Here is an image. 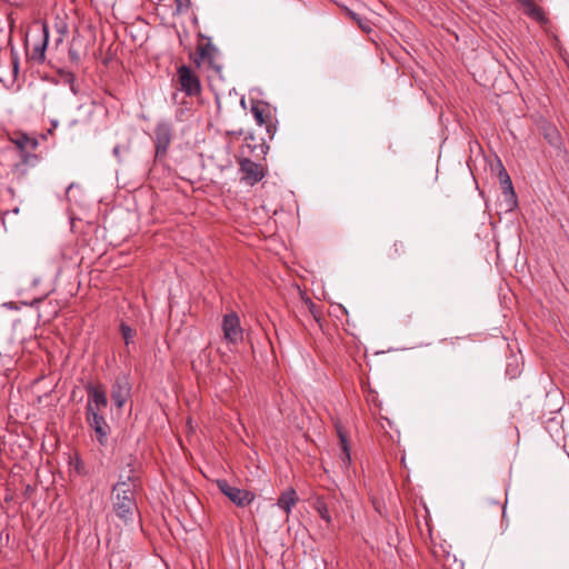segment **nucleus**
I'll return each mask as SVG.
<instances>
[{
  "label": "nucleus",
  "mask_w": 569,
  "mask_h": 569,
  "mask_svg": "<svg viewBox=\"0 0 569 569\" xmlns=\"http://www.w3.org/2000/svg\"><path fill=\"white\" fill-rule=\"evenodd\" d=\"M114 495L113 509L123 521H131L137 510V503L131 485L126 481H119L113 486Z\"/></svg>",
  "instance_id": "obj_1"
},
{
  "label": "nucleus",
  "mask_w": 569,
  "mask_h": 569,
  "mask_svg": "<svg viewBox=\"0 0 569 569\" xmlns=\"http://www.w3.org/2000/svg\"><path fill=\"white\" fill-rule=\"evenodd\" d=\"M201 41L197 44L193 62L199 67L207 62L208 67L216 72H220L222 66L218 62L219 50L213 46L209 38L200 34Z\"/></svg>",
  "instance_id": "obj_2"
},
{
  "label": "nucleus",
  "mask_w": 569,
  "mask_h": 569,
  "mask_svg": "<svg viewBox=\"0 0 569 569\" xmlns=\"http://www.w3.org/2000/svg\"><path fill=\"white\" fill-rule=\"evenodd\" d=\"M217 487L239 508L249 506L256 498L254 492L231 486L226 479L217 480Z\"/></svg>",
  "instance_id": "obj_3"
},
{
  "label": "nucleus",
  "mask_w": 569,
  "mask_h": 569,
  "mask_svg": "<svg viewBox=\"0 0 569 569\" xmlns=\"http://www.w3.org/2000/svg\"><path fill=\"white\" fill-rule=\"evenodd\" d=\"M172 141V126L169 121H160L154 128L156 159L166 157Z\"/></svg>",
  "instance_id": "obj_4"
},
{
  "label": "nucleus",
  "mask_w": 569,
  "mask_h": 569,
  "mask_svg": "<svg viewBox=\"0 0 569 569\" xmlns=\"http://www.w3.org/2000/svg\"><path fill=\"white\" fill-rule=\"evenodd\" d=\"M178 81L181 91L189 97L198 96L201 92L199 77L187 66H181L177 70Z\"/></svg>",
  "instance_id": "obj_5"
},
{
  "label": "nucleus",
  "mask_w": 569,
  "mask_h": 569,
  "mask_svg": "<svg viewBox=\"0 0 569 569\" xmlns=\"http://www.w3.org/2000/svg\"><path fill=\"white\" fill-rule=\"evenodd\" d=\"M499 182L502 190V194L505 197V204L506 210L511 211L517 208L518 200L516 192L513 190L512 181L510 179V176L508 174L506 168L502 166V163L499 161Z\"/></svg>",
  "instance_id": "obj_6"
},
{
  "label": "nucleus",
  "mask_w": 569,
  "mask_h": 569,
  "mask_svg": "<svg viewBox=\"0 0 569 569\" xmlns=\"http://www.w3.org/2000/svg\"><path fill=\"white\" fill-rule=\"evenodd\" d=\"M222 331L224 339L230 343H237L243 339V330L237 313L231 312L223 317Z\"/></svg>",
  "instance_id": "obj_7"
},
{
  "label": "nucleus",
  "mask_w": 569,
  "mask_h": 569,
  "mask_svg": "<svg viewBox=\"0 0 569 569\" xmlns=\"http://www.w3.org/2000/svg\"><path fill=\"white\" fill-rule=\"evenodd\" d=\"M240 171L242 172V179L246 181V183L253 186L264 177V169L263 167L252 161L249 158H241L239 160Z\"/></svg>",
  "instance_id": "obj_8"
},
{
  "label": "nucleus",
  "mask_w": 569,
  "mask_h": 569,
  "mask_svg": "<svg viewBox=\"0 0 569 569\" xmlns=\"http://www.w3.org/2000/svg\"><path fill=\"white\" fill-rule=\"evenodd\" d=\"M87 420L90 427L96 431L98 441L102 445L107 439L109 426L100 411H94L91 402L87 405Z\"/></svg>",
  "instance_id": "obj_9"
},
{
  "label": "nucleus",
  "mask_w": 569,
  "mask_h": 569,
  "mask_svg": "<svg viewBox=\"0 0 569 569\" xmlns=\"http://www.w3.org/2000/svg\"><path fill=\"white\" fill-rule=\"evenodd\" d=\"M251 113L259 126L266 124L267 131L272 138L276 127L271 123L269 104L263 101H252Z\"/></svg>",
  "instance_id": "obj_10"
},
{
  "label": "nucleus",
  "mask_w": 569,
  "mask_h": 569,
  "mask_svg": "<svg viewBox=\"0 0 569 569\" xmlns=\"http://www.w3.org/2000/svg\"><path fill=\"white\" fill-rule=\"evenodd\" d=\"M129 385L126 378H118L112 386L111 390V399L118 408H122L128 396H129Z\"/></svg>",
  "instance_id": "obj_11"
},
{
  "label": "nucleus",
  "mask_w": 569,
  "mask_h": 569,
  "mask_svg": "<svg viewBox=\"0 0 569 569\" xmlns=\"http://www.w3.org/2000/svg\"><path fill=\"white\" fill-rule=\"evenodd\" d=\"M337 435L340 442V460H341V468L348 469L351 463V455H350V445L348 441V435L345 428L340 425H336Z\"/></svg>",
  "instance_id": "obj_12"
},
{
  "label": "nucleus",
  "mask_w": 569,
  "mask_h": 569,
  "mask_svg": "<svg viewBox=\"0 0 569 569\" xmlns=\"http://www.w3.org/2000/svg\"><path fill=\"white\" fill-rule=\"evenodd\" d=\"M10 140L22 152L36 150V148L38 147L37 139L23 132H13L10 137Z\"/></svg>",
  "instance_id": "obj_13"
},
{
  "label": "nucleus",
  "mask_w": 569,
  "mask_h": 569,
  "mask_svg": "<svg viewBox=\"0 0 569 569\" xmlns=\"http://www.w3.org/2000/svg\"><path fill=\"white\" fill-rule=\"evenodd\" d=\"M297 502L298 496L296 490L293 488H288L280 495L277 506L289 515Z\"/></svg>",
  "instance_id": "obj_14"
},
{
  "label": "nucleus",
  "mask_w": 569,
  "mask_h": 569,
  "mask_svg": "<svg viewBox=\"0 0 569 569\" xmlns=\"http://www.w3.org/2000/svg\"><path fill=\"white\" fill-rule=\"evenodd\" d=\"M94 408V411H101V409L107 407L108 400L106 392L100 388H91L89 390V401Z\"/></svg>",
  "instance_id": "obj_15"
},
{
  "label": "nucleus",
  "mask_w": 569,
  "mask_h": 569,
  "mask_svg": "<svg viewBox=\"0 0 569 569\" xmlns=\"http://www.w3.org/2000/svg\"><path fill=\"white\" fill-rule=\"evenodd\" d=\"M525 13L530 17L531 19L545 23L547 22V18L545 14V11L541 7H539L533 0L530 1L525 8Z\"/></svg>",
  "instance_id": "obj_16"
},
{
  "label": "nucleus",
  "mask_w": 569,
  "mask_h": 569,
  "mask_svg": "<svg viewBox=\"0 0 569 569\" xmlns=\"http://www.w3.org/2000/svg\"><path fill=\"white\" fill-rule=\"evenodd\" d=\"M347 16L352 19L358 27L366 33H370L372 31L371 21L367 18H362L360 14L356 13L352 10H346Z\"/></svg>",
  "instance_id": "obj_17"
},
{
  "label": "nucleus",
  "mask_w": 569,
  "mask_h": 569,
  "mask_svg": "<svg viewBox=\"0 0 569 569\" xmlns=\"http://www.w3.org/2000/svg\"><path fill=\"white\" fill-rule=\"evenodd\" d=\"M406 253V246L402 241L396 240L386 251L389 260H398Z\"/></svg>",
  "instance_id": "obj_18"
},
{
  "label": "nucleus",
  "mask_w": 569,
  "mask_h": 569,
  "mask_svg": "<svg viewBox=\"0 0 569 569\" xmlns=\"http://www.w3.org/2000/svg\"><path fill=\"white\" fill-rule=\"evenodd\" d=\"M313 507L321 519H323L328 525L331 523V517L329 515L328 505L326 503L322 497H318L313 503Z\"/></svg>",
  "instance_id": "obj_19"
},
{
  "label": "nucleus",
  "mask_w": 569,
  "mask_h": 569,
  "mask_svg": "<svg viewBox=\"0 0 569 569\" xmlns=\"http://www.w3.org/2000/svg\"><path fill=\"white\" fill-rule=\"evenodd\" d=\"M543 136L550 146H552L555 148H559L561 146V136L556 128H553V127L546 128Z\"/></svg>",
  "instance_id": "obj_20"
},
{
  "label": "nucleus",
  "mask_w": 569,
  "mask_h": 569,
  "mask_svg": "<svg viewBox=\"0 0 569 569\" xmlns=\"http://www.w3.org/2000/svg\"><path fill=\"white\" fill-rule=\"evenodd\" d=\"M41 32L43 34L42 41H41V43L34 46V49H33L34 50L33 58H38V59H43V57H44V49L47 46V30H46L44 26L42 27Z\"/></svg>",
  "instance_id": "obj_21"
},
{
  "label": "nucleus",
  "mask_w": 569,
  "mask_h": 569,
  "mask_svg": "<svg viewBox=\"0 0 569 569\" xmlns=\"http://www.w3.org/2000/svg\"><path fill=\"white\" fill-rule=\"evenodd\" d=\"M176 3V14H184L187 13L191 8V0H174Z\"/></svg>",
  "instance_id": "obj_22"
},
{
  "label": "nucleus",
  "mask_w": 569,
  "mask_h": 569,
  "mask_svg": "<svg viewBox=\"0 0 569 569\" xmlns=\"http://www.w3.org/2000/svg\"><path fill=\"white\" fill-rule=\"evenodd\" d=\"M120 331H121L123 340L126 341L127 345H129L134 337V330L131 327H129L128 325L122 322L120 325Z\"/></svg>",
  "instance_id": "obj_23"
},
{
  "label": "nucleus",
  "mask_w": 569,
  "mask_h": 569,
  "mask_svg": "<svg viewBox=\"0 0 569 569\" xmlns=\"http://www.w3.org/2000/svg\"><path fill=\"white\" fill-rule=\"evenodd\" d=\"M9 66L11 68V80L14 81L17 76H18V71H19V61H18V58L14 57V56H11L10 57V60H9Z\"/></svg>",
  "instance_id": "obj_24"
},
{
  "label": "nucleus",
  "mask_w": 569,
  "mask_h": 569,
  "mask_svg": "<svg viewBox=\"0 0 569 569\" xmlns=\"http://www.w3.org/2000/svg\"><path fill=\"white\" fill-rule=\"evenodd\" d=\"M73 469L79 475H87L88 473L83 462L77 456H73Z\"/></svg>",
  "instance_id": "obj_25"
},
{
  "label": "nucleus",
  "mask_w": 569,
  "mask_h": 569,
  "mask_svg": "<svg viewBox=\"0 0 569 569\" xmlns=\"http://www.w3.org/2000/svg\"><path fill=\"white\" fill-rule=\"evenodd\" d=\"M310 303V312L313 315V317L317 319L316 315V305L312 301H309Z\"/></svg>",
  "instance_id": "obj_26"
},
{
  "label": "nucleus",
  "mask_w": 569,
  "mask_h": 569,
  "mask_svg": "<svg viewBox=\"0 0 569 569\" xmlns=\"http://www.w3.org/2000/svg\"><path fill=\"white\" fill-rule=\"evenodd\" d=\"M525 8L531 0H517Z\"/></svg>",
  "instance_id": "obj_27"
},
{
  "label": "nucleus",
  "mask_w": 569,
  "mask_h": 569,
  "mask_svg": "<svg viewBox=\"0 0 569 569\" xmlns=\"http://www.w3.org/2000/svg\"><path fill=\"white\" fill-rule=\"evenodd\" d=\"M113 153H114L116 156H118V154H119V146H117V147H114V148H113Z\"/></svg>",
  "instance_id": "obj_28"
},
{
  "label": "nucleus",
  "mask_w": 569,
  "mask_h": 569,
  "mask_svg": "<svg viewBox=\"0 0 569 569\" xmlns=\"http://www.w3.org/2000/svg\"><path fill=\"white\" fill-rule=\"evenodd\" d=\"M505 509H506V507H505V505H502V506H501L502 515H505Z\"/></svg>",
  "instance_id": "obj_29"
},
{
  "label": "nucleus",
  "mask_w": 569,
  "mask_h": 569,
  "mask_svg": "<svg viewBox=\"0 0 569 569\" xmlns=\"http://www.w3.org/2000/svg\"><path fill=\"white\" fill-rule=\"evenodd\" d=\"M57 121H52V126L56 128L57 127Z\"/></svg>",
  "instance_id": "obj_30"
}]
</instances>
